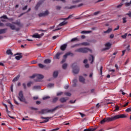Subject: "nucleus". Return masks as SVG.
I'll list each match as a JSON object with an SVG mask.
<instances>
[{
	"label": "nucleus",
	"instance_id": "obj_58",
	"mask_svg": "<svg viewBox=\"0 0 131 131\" xmlns=\"http://www.w3.org/2000/svg\"><path fill=\"white\" fill-rule=\"evenodd\" d=\"M59 128H56L52 129V131H57V130H59Z\"/></svg>",
	"mask_w": 131,
	"mask_h": 131
},
{
	"label": "nucleus",
	"instance_id": "obj_28",
	"mask_svg": "<svg viewBox=\"0 0 131 131\" xmlns=\"http://www.w3.org/2000/svg\"><path fill=\"white\" fill-rule=\"evenodd\" d=\"M96 130V128H92V129H85L83 131H95Z\"/></svg>",
	"mask_w": 131,
	"mask_h": 131
},
{
	"label": "nucleus",
	"instance_id": "obj_11",
	"mask_svg": "<svg viewBox=\"0 0 131 131\" xmlns=\"http://www.w3.org/2000/svg\"><path fill=\"white\" fill-rule=\"evenodd\" d=\"M111 31H112V28H110L107 29V30L104 31L103 33H105V34L110 33Z\"/></svg>",
	"mask_w": 131,
	"mask_h": 131
},
{
	"label": "nucleus",
	"instance_id": "obj_6",
	"mask_svg": "<svg viewBox=\"0 0 131 131\" xmlns=\"http://www.w3.org/2000/svg\"><path fill=\"white\" fill-rule=\"evenodd\" d=\"M111 46L112 45L110 42H107L105 44V48L103 49V51H107V50H109L111 48Z\"/></svg>",
	"mask_w": 131,
	"mask_h": 131
},
{
	"label": "nucleus",
	"instance_id": "obj_10",
	"mask_svg": "<svg viewBox=\"0 0 131 131\" xmlns=\"http://www.w3.org/2000/svg\"><path fill=\"white\" fill-rule=\"evenodd\" d=\"M66 48H67V44H63L61 46L60 50H61V51H65Z\"/></svg>",
	"mask_w": 131,
	"mask_h": 131
},
{
	"label": "nucleus",
	"instance_id": "obj_50",
	"mask_svg": "<svg viewBox=\"0 0 131 131\" xmlns=\"http://www.w3.org/2000/svg\"><path fill=\"white\" fill-rule=\"evenodd\" d=\"M33 100H37L38 99V96H34L33 97Z\"/></svg>",
	"mask_w": 131,
	"mask_h": 131
},
{
	"label": "nucleus",
	"instance_id": "obj_52",
	"mask_svg": "<svg viewBox=\"0 0 131 131\" xmlns=\"http://www.w3.org/2000/svg\"><path fill=\"white\" fill-rule=\"evenodd\" d=\"M129 17L131 18V12H129L128 13L126 14Z\"/></svg>",
	"mask_w": 131,
	"mask_h": 131
},
{
	"label": "nucleus",
	"instance_id": "obj_20",
	"mask_svg": "<svg viewBox=\"0 0 131 131\" xmlns=\"http://www.w3.org/2000/svg\"><path fill=\"white\" fill-rule=\"evenodd\" d=\"M83 48H80L79 49H77L76 50V52H78V53H83V52H84L83 51Z\"/></svg>",
	"mask_w": 131,
	"mask_h": 131
},
{
	"label": "nucleus",
	"instance_id": "obj_7",
	"mask_svg": "<svg viewBox=\"0 0 131 131\" xmlns=\"http://www.w3.org/2000/svg\"><path fill=\"white\" fill-rule=\"evenodd\" d=\"M69 99L68 97H62L59 99V101L61 103H66Z\"/></svg>",
	"mask_w": 131,
	"mask_h": 131
},
{
	"label": "nucleus",
	"instance_id": "obj_38",
	"mask_svg": "<svg viewBox=\"0 0 131 131\" xmlns=\"http://www.w3.org/2000/svg\"><path fill=\"white\" fill-rule=\"evenodd\" d=\"M48 88H53L54 84L50 83L48 85Z\"/></svg>",
	"mask_w": 131,
	"mask_h": 131
},
{
	"label": "nucleus",
	"instance_id": "obj_60",
	"mask_svg": "<svg viewBox=\"0 0 131 131\" xmlns=\"http://www.w3.org/2000/svg\"><path fill=\"white\" fill-rule=\"evenodd\" d=\"M120 93H122V95H125V93L123 92L121 90L120 91Z\"/></svg>",
	"mask_w": 131,
	"mask_h": 131
},
{
	"label": "nucleus",
	"instance_id": "obj_12",
	"mask_svg": "<svg viewBox=\"0 0 131 131\" xmlns=\"http://www.w3.org/2000/svg\"><path fill=\"white\" fill-rule=\"evenodd\" d=\"M79 79V81H80V82H82L83 83H84V81H85V79L82 76H80Z\"/></svg>",
	"mask_w": 131,
	"mask_h": 131
},
{
	"label": "nucleus",
	"instance_id": "obj_4",
	"mask_svg": "<svg viewBox=\"0 0 131 131\" xmlns=\"http://www.w3.org/2000/svg\"><path fill=\"white\" fill-rule=\"evenodd\" d=\"M6 26H8L9 27H10L11 28V29H12V30H16L17 31H18V30H19V28H16V26L10 24V23H7L6 24Z\"/></svg>",
	"mask_w": 131,
	"mask_h": 131
},
{
	"label": "nucleus",
	"instance_id": "obj_45",
	"mask_svg": "<svg viewBox=\"0 0 131 131\" xmlns=\"http://www.w3.org/2000/svg\"><path fill=\"white\" fill-rule=\"evenodd\" d=\"M47 99H50V96H46L43 97V100H47Z\"/></svg>",
	"mask_w": 131,
	"mask_h": 131
},
{
	"label": "nucleus",
	"instance_id": "obj_8",
	"mask_svg": "<svg viewBox=\"0 0 131 131\" xmlns=\"http://www.w3.org/2000/svg\"><path fill=\"white\" fill-rule=\"evenodd\" d=\"M49 14H50V13L47 10L45 12V13L39 14V17H44L45 16H48V15Z\"/></svg>",
	"mask_w": 131,
	"mask_h": 131
},
{
	"label": "nucleus",
	"instance_id": "obj_5",
	"mask_svg": "<svg viewBox=\"0 0 131 131\" xmlns=\"http://www.w3.org/2000/svg\"><path fill=\"white\" fill-rule=\"evenodd\" d=\"M56 110H57V107L48 111L47 110H42L40 113L45 114V113H47V112H54V111H56Z\"/></svg>",
	"mask_w": 131,
	"mask_h": 131
},
{
	"label": "nucleus",
	"instance_id": "obj_37",
	"mask_svg": "<svg viewBox=\"0 0 131 131\" xmlns=\"http://www.w3.org/2000/svg\"><path fill=\"white\" fill-rule=\"evenodd\" d=\"M126 112H131V107L127 108L125 110Z\"/></svg>",
	"mask_w": 131,
	"mask_h": 131
},
{
	"label": "nucleus",
	"instance_id": "obj_49",
	"mask_svg": "<svg viewBox=\"0 0 131 131\" xmlns=\"http://www.w3.org/2000/svg\"><path fill=\"white\" fill-rule=\"evenodd\" d=\"M31 84H32V82H29L28 83L27 85H28V86H30L31 85Z\"/></svg>",
	"mask_w": 131,
	"mask_h": 131
},
{
	"label": "nucleus",
	"instance_id": "obj_44",
	"mask_svg": "<svg viewBox=\"0 0 131 131\" xmlns=\"http://www.w3.org/2000/svg\"><path fill=\"white\" fill-rule=\"evenodd\" d=\"M123 23H126V18H123Z\"/></svg>",
	"mask_w": 131,
	"mask_h": 131
},
{
	"label": "nucleus",
	"instance_id": "obj_13",
	"mask_svg": "<svg viewBox=\"0 0 131 131\" xmlns=\"http://www.w3.org/2000/svg\"><path fill=\"white\" fill-rule=\"evenodd\" d=\"M73 72L75 73V74H77V73L79 72V69H73Z\"/></svg>",
	"mask_w": 131,
	"mask_h": 131
},
{
	"label": "nucleus",
	"instance_id": "obj_9",
	"mask_svg": "<svg viewBox=\"0 0 131 131\" xmlns=\"http://www.w3.org/2000/svg\"><path fill=\"white\" fill-rule=\"evenodd\" d=\"M43 35V33H42L41 35L38 34V33H36L33 35V37L35 38H40L41 36Z\"/></svg>",
	"mask_w": 131,
	"mask_h": 131
},
{
	"label": "nucleus",
	"instance_id": "obj_18",
	"mask_svg": "<svg viewBox=\"0 0 131 131\" xmlns=\"http://www.w3.org/2000/svg\"><path fill=\"white\" fill-rule=\"evenodd\" d=\"M91 31H83L81 32V33L82 34H83L91 33Z\"/></svg>",
	"mask_w": 131,
	"mask_h": 131
},
{
	"label": "nucleus",
	"instance_id": "obj_24",
	"mask_svg": "<svg viewBox=\"0 0 131 131\" xmlns=\"http://www.w3.org/2000/svg\"><path fill=\"white\" fill-rule=\"evenodd\" d=\"M44 63L45 64H49V63H51V60H50V59H46L44 61Z\"/></svg>",
	"mask_w": 131,
	"mask_h": 131
},
{
	"label": "nucleus",
	"instance_id": "obj_30",
	"mask_svg": "<svg viewBox=\"0 0 131 131\" xmlns=\"http://www.w3.org/2000/svg\"><path fill=\"white\" fill-rule=\"evenodd\" d=\"M130 5H131V0L129 3H126L125 4V5L126 7H129V6H130Z\"/></svg>",
	"mask_w": 131,
	"mask_h": 131
},
{
	"label": "nucleus",
	"instance_id": "obj_31",
	"mask_svg": "<svg viewBox=\"0 0 131 131\" xmlns=\"http://www.w3.org/2000/svg\"><path fill=\"white\" fill-rule=\"evenodd\" d=\"M54 77H57L58 76V72H54L53 73Z\"/></svg>",
	"mask_w": 131,
	"mask_h": 131
},
{
	"label": "nucleus",
	"instance_id": "obj_17",
	"mask_svg": "<svg viewBox=\"0 0 131 131\" xmlns=\"http://www.w3.org/2000/svg\"><path fill=\"white\" fill-rule=\"evenodd\" d=\"M80 46H90V43H88V42H83L82 43H81L80 44Z\"/></svg>",
	"mask_w": 131,
	"mask_h": 131
},
{
	"label": "nucleus",
	"instance_id": "obj_22",
	"mask_svg": "<svg viewBox=\"0 0 131 131\" xmlns=\"http://www.w3.org/2000/svg\"><path fill=\"white\" fill-rule=\"evenodd\" d=\"M19 78H20V76L19 75L17 76L15 78L13 79V81L14 82L17 81V80H18V79H19Z\"/></svg>",
	"mask_w": 131,
	"mask_h": 131
},
{
	"label": "nucleus",
	"instance_id": "obj_46",
	"mask_svg": "<svg viewBox=\"0 0 131 131\" xmlns=\"http://www.w3.org/2000/svg\"><path fill=\"white\" fill-rule=\"evenodd\" d=\"M110 38H114V34H111L110 36Z\"/></svg>",
	"mask_w": 131,
	"mask_h": 131
},
{
	"label": "nucleus",
	"instance_id": "obj_3",
	"mask_svg": "<svg viewBox=\"0 0 131 131\" xmlns=\"http://www.w3.org/2000/svg\"><path fill=\"white\" fill-rule=\"evenodd\" d=\"M32 78H36L37 81H39L43 78V75L40 74L34 75L31 77Z\"/></svg>",
	"mask_w": 131,
	"mask_h": 131
},
{
	"label": "nucleus",
	"instance_id": "obj_62",
	"mask_svg": "<svg viewBox=\"0 0 131 131\" xmlns=\"http://www.w3.org/2000/svg\"><path fill=\"white\" fill-rule=\"evenodd\" d=\"M70 103L71 104H73V103H75V100L74 101L73 100H71V101H70Z\"/></svg>",
	"mask_w": 131,
	"mask_h": 131
},
{
	"label": "nucleus",
	"instance_id": "obj_34",
	"mask_svg": "<svg viewBox=\"0 0 131 131\" xmlns=\"http://www.w3.org/2000/svg\"><path fill=\"white\" fill-rule=\"evenodd\" d=\"M126 36H127V33H125L124 35H122V38H126Z\"/></svg>",
	"mask_w": 131,
	"mask_h": 131
},
{
	"label": "nucleus",
	"instance_id": "obj_2",
	"mask_svg": "<svg viewBox=\"0 0 131 131\" xmlns=\"http://www.w3.org/2000/svg\"><path fill=\"white\" fill-rule=\"evenodd\" d=\"M18 99L19 100V101H20V102L26 103V100L24 98V96L23 95V92H22V91L19 92L18 94Z\"/></svg>",
	"mask_w": 131,
	"mask_h": 131
},
{
	"label": "nucleus",
	"instance_id": "obj_41",
	"mask_svg": "<svg viewBox=\"0 0 131 131\" xmlns=\"http://www.w3.org/2000/svg\"><path fill=\"white\" fill-rule=\"evenodd\" d=\"M122 5H123L122 3L120 4L119 5L117 6V8H121V7H122Z\"/></svg>",
	"mask_w": 131,
	"mask_h": 131
},
{
	"label": "nucleus",
	"instance_id": "obj_64",
	"mask_svg": "<svg viewBox=\"0 0 131 131\" xmlns=\"http://www.w3.org/2000/svg\"><path fill=\"white\" fill-rule=\"evenodd\" d=\"M99 13H100V12H99V11L96 12L94 13V15H98V14H99Z\"/></svg>",
	"mask_w": 131,
	"mask_h": 131
},
{
	"label": "nucleus",
	"instance_id": "obj_1",
	"mask_svg": "<svg viewBox=\"0 0 131 131\" xmlns=\"http://www.w3.org/2000/svg\"><path fill=\"white\" fill-rule=\"evenodd\" d=\"M126 116L124 114L121 115H117L114 117H111V118H107L106 119H103L102 121H101V124H103L107 121H113V120H116V119H119V118H125Z\"/></svg>",
	"mask_w": 131,
	"mask_h": 131
},
{
	"label": "nucleus",
	"instance_id": "obj_23",
	"mask_svg": "<svg viewBox=\"0 0 131 131\" xmlns=\"http://www.w3.org/2000/svg\"><path fill=\"white\" fill-rule=\"evenodd\" d=\"M6 53L7 55H13V53H12V51H11V50H8Z\"/></svg>",
	"mask_w": 131,
	"mask_h": 131
},
{
	"label": "nucleus",
	"instance_id": "obj_48",
	"mask_svg": "<svg viewBox=\"0 0 131 131\" xmlns=\"http://www.w3.org/2000/svg\"><path fill=\"white\" fill-rule=\"evenodd\" d=\"M70 18H72V15H70L68 17L66 18L64 20H68Z\"/></svg>",
	"mask_w": 131,
	"mask_h": 131
},
{
	"label": "nucleus",
	"instance_id": "obj_57",
	"mask_svg": "<svg viewBox=\"0 0 131 131\" xmlns=\"http://www.w3.org/2000/svg\"><path fill=\"white\" fill-rule=\"evenodd\" d=\"M6 112H7V114H10V113H11V112L9 111L8 108H6Z\"/></svg>",
	"mask_w": 131,
	"mask_h": 131
},
{
	"label": "nucleus",
	"instance_id": "obj_26",
	"mask_svg": "<svg viewBox=\"0 0 131 131\" xmlns=\"http://www.w3.org/2000/svg\"><path fill=\"white\" fill-rule=\"evenodd\" d=\"M90 57H91V58L89 59V60L90 61L92 60L91 63V64H93V62H94V56L93 55H91Z\"/></svg>",
	"mask_w": 131,
	"mask_h": 131
},
{
	"label": "nucleus",
	"instance_id": "obj_25",
	"mask_svg": "<svg viewBox=\"0 0 131 131\" xmlns=\"http://www.w3.org/2000/svg\"><path fill=\"white\" fill-rule=\"evenodd\" d=\"M83 53H88V52L90 51V49L89 48H83Z\"/></svg>",
	"mask_w": 131,
	"mask_h": 131
},
{
	"label": "nucleus",
	"instance_id": "obj_51",
	"mask_svg": "<svg viewBox=\"0 0 131 131\" xmlns=\"http://www.w3.org/2000/svg\"><path fill=\"white\" fill-rule=\"evenodd\" d=\"M119 29V26H117V28H115L114 31H115L116 30H118Z\"/></svg>",
	"mask_w": 131,
	"mask_h": 131
},
{
	"label": "nucleus",
	"instance_id": "obj_47",
	"mask_svg": "<svg viewBox=\"0 0 131 131\" xmlns=\"http://www.w3.org/2000/svg\"><path fill=\"white\" fill-rule=\"evenodd\" d=\"M57 37H59V35L54 36L52 37L53 39H56V38H57Z\"/></svg>",
	"mask_w": 131,
	"mask_h": 131
},
{
	"label": "nucleus",
	"instance_id": "obj_27",
	"mask_svg": "<svg viewBox=\"0 0 131 131\" xmlns=\"http://www.w3.org/2000/svg\"><path fill=\"white\" fill-rule=\"evenodd\" d=\"M58 100H59V98L58 97H55L53 99V103H56V102H57V101H58Z\"/></svg>",
	"mask_w": 131,
	"mask_h": 131
},
{
	"label": "nucleus",
	"instance_id": "obj_33",
	"mask_svg": "<svg viewBox=\"0 0 131 131\" xmlns=\"http://www.w3.org/2000/svg\"><path fill=\"white\" fill-rule=\"evenodd\" d=\"M38 66L40 68H43L45 67V66L41 63H39Z\"/></svg>",
	"mask_w": 131,
	"mask_h": 131
},
{
	"label": "nucleus",
	"instance_id": "obj_16",
	"mask_svg": "<svg viewBox=\"0 0 131 131\" xmlns=\"http://www.w3.org/2000/svg\"><path fill=\"white\" fill-rule=\"evenodd\" d=\"M66 24H67V21H63V22L60 23L58 26H64V25H66Z\"/></svg>",
	"mask_w": 131,
	"mask_h": 131
},
{
	"label": "nucleus",
	"instance_id": "obj_15",
	"mask_svg": "<svg viewBox=\"0 0 131 131\" xmlns=\"http://www.w3.org/2000/svg\"><path fill=\"white\" fill-rule=\"evenodd\" d=\"M41 118H42V119H47V120H45L44 122H48V121H49L50 120V119H51V118L50 117H41Z\"/></svg>",
	"mask_w": 131,
	"mask_h": 131
},
{
	"label": "nucleus",
	"instance_id": "obj_36",
	"mask_svg": "<svg viewBox=\"0 0 131 131\" xmlns=\"http://www.w3.org/2000/svg\"><path fill=\"white\" fill-rule=\"evenodd\" d=\"M56 95L57 96H62V95H63V92H58Z\"/></svg>",
	"mask_w": 131,
	"mask_h": 131
},
{
	"label": "nucleus",
	"instance_id": "obj_21",
	"mask_svg": "<svg viewBox=\"0 0 131 131\" xmlns=\"http://www.w3.org/2000/svg\"><path fill=\"white\" fill-rule=\"evenodd\" d=\"M79 41V39H78L77 37H76V38H74L73 39H71V41L72 42H73V41Z\"/></svg>",
	"mask_w": 131,
	"mask_h": 131
},
{
	"label": "nucleus",
	"instance_id": "obj_61",
	"mask_svg": "<svg viewBox=\"0 0 131 131\" xmlns=\"http://www.w3.org/2000/svg\"><path fill=\"white\" fill-rule=\"evenodd\" d=\"M3 105L5 107L6 109L8 108V105L5 103H3Z\"/></svg>",
	"mask_w": 131,
	"mask_h": 131
},
{
	"label": "nucleus",
	"instance_id": "obj_42",
	"mask_svg": "<svg viewBox=\"0 0 131 131\" xmlns=\"http://www.w3.org/2000/svg\"><path fill=\"white\" fill-rule=\"evenodd\" d=\"M61 8V6H57L55 7V9L56 10H60Z\"/></svg>",
	"mask_w": 131,
	"mask_h": 131
},
{
	"label": "nucleus",
	"instance_id": "obj_53",
	"mask_svg": "<svg viewBox=\"0 0 131 131\" xmlns=\"http://www.w3.org/2000/svg\"><path fill=\"white\" fill-rule=\"evenodd\" d=\"M27 9V6H25L23 8V10L25 11V10Z\"/></svg>",
	"mask_w": 131,
	"mask_h": 131
},
{
	"label": "nucleus",
	"instance_id": "obj_55",
	"mask_svg": "<svg viewBox=\"0 0 131 131\" xmlns=\"http://www.w3.org/2000/svg\"><path fill=\"white\" fill-rule=\"evenodd\" d=\"M33 89H34V90H36L37 89H39V86H34Z\"/></svg>",
	"mask_w": 131,
	"mask_h": 131
},
{
	"label": "nucleus",
	"instance_id": "obj_56",
	"mask_svg": "<svg viewBox=\"0 0 131 131\" xmlns=\"http://www.w3.org/2000/svg\"><path fill=\"white\" fill-rule=\"evenodd\" d=\"M1 18H3V19H8V17L6 15H3Z\"/></svg>",
	"mask_w": 131,
	"mask_h": 131
},
{
	"label": "nucleus",
	"instance_id": "obj_32",
	"mask_svg": "<svg viewBox=\"0 0 131 131\" xmlns=\"http://www.w3.org/2000/svg\"><path fill=\"white\" fill-rule=\"evenodd\" d=\"M70 55V53H68L67 54H66L64 56H63V58L64 59H66V58H67V57H68V56H69Z\"/></svg>",
	"mask_w": 131,
	"mask_h": 131
},
{
	"label": "nucleus",
	"instance_id": "obj_43",
	"mask_svg": "<svg viewBox=\"0 0 131 131\" xmlns=\"http://www.w3.org/2000/svg\"><path fill=\"white\" fill-rule=\"evenodd\" d=\"M109 72H115V70L114 69H108Z\"/></svg>",
	"mask_w": 131,
	"mask_h": 131
},
{
	"label": "nucleus",
	"instance_id": "obj_40",
	"mask_svg": "<svg viewBox=\"0 0 131 131\" xmlns=\"http://www.w3.org/2000/svg\"><path fill=\"white\" fill-rule=\"evenodd\" d=\"M73 82L74 83V86H75V85H76L75 83L77 82V79H74L73 81Z\"/></svg>",
	"mask_w": 131,
	"mask_h": 131
},
{
	"label": "nucleus",
	"instance_id": "obj_63",
	"mask_svg": "<svg viewBox=\"0 0 131 131\" xmlns=\"http://www.w3.org/2000/svg\"><path fill=\"white\" fill-rule=\"evenodd\" d=\"M80 115H81V117H84L85 115L84 114L80 113Z\"/></svg>",
	"mask_w": 131,
	"mask_h": 131
},
{
	"label": "nucleus",
	"instance_id": "obj_19",
	"mask_svg": "<svg viewBox=\"0 0 131 131\" xmlns=\"http://www.w3.org/2000/svg\"><path fill=\"white\" fill-rule=\"evenodd\" d=\"M22 58V55H17L16 56H15V59L16 60H19L20 59Z\"/></svg>",
	"mask_w": 131,
	"mask_h": 131
},
{
	"label": "nucleus",
	"instance_id": "obj_39",
	"mask_svg": "<svg viewBox=\"0 0 131 131\" xmlns=\"http://www.w3.org/2000/svg\"><path fill=\"white\" fill-rule=\"evenodd\" d=\"M102 71H103V67H101L100 68V72L101 75L102 74Z\"/></svg>",
	"mask_w": 131,
	"mask_h": 131
},
{
	"label": "nucleus",
	"instance_id": "obj_35",
	"mask_svg": "<svg viewBox=\"0 0 131 131\" xmlns=\"http://www.w3.org/2000/svg\"><path fill=\"white\" fill-rule=\"evenodd\" d=\"M62 68L63 69H66V68H67V64L66 63L63 64L62 66Z\"/></svg>",
	"mask_w": 131,
	"mask_h": 131
},
{
	"label": "nucleus",
	"instance_id": "obj_59",
	"mask_svg": "<svg viewBox=\"0 0 131 131\" xmlns=\"http://www.w3.org/2000/svg\"><path fill=\"white\" fill-rule=\"evenodd\" d=\"M119 109V106H116V109L114 110V111H117V110H118Z\"/></svg>",
	"mask_w": 131,
	"mask_h": 131
},
{
	"label": "nucleus",
	"instance_id": "obj_54",
	"mask_svg": "<svg viewBox=\"0 0 131 131\" xmlns=\"http://www.w3.org/2000/svg\"><path fill=\"white\" fill-rule=\"evenodd\" d=\"M65 95H66V96H68L69 97H70V96H71V94L69 93H67L65 94Z\"/></svg>",
	"mask_w": 131,
	"mask_h": 131
},
{
	"label": "nucleus",
	"instance_id": "obj_29",
	"mask_svg": "<svg viewBox=\"0 0 131 131\" xmlns=\"http://www.w3.org/2000/svg\"><path fill=\"white\" fill-rule=\"evenodd\" d=\"M6 29H2L0 30V34H2V33H5L6 32Z\"/></svg>",
	"mask_w": 131,
	"mask_h": 131
},
{
	"label": "nucleus",
	"instance_id": "obj_14",
	"mask_svg": "<svg viewBox=\"0 0 131 131\" xmlns=\"http://www.w3.org/2000/svg\"><path fill=\"white\" fill-rule=\"evenodd\" d=\"M62 53H58L56 54L55 56L54 57L55 59H60L59 57H60V55H62Z\"/></svg>",
	"mask_w": 131,
	"mask_h": 131
}]
</instances>
